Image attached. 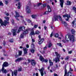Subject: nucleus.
Listing matches in <instances>:
<instances>
[{
	"instance_id": "f257e3e1",
	"label": "nucleus",
	"mask_w": 76,
	"mask_h": 76,
	"mask_svg": "<svg viewBox=\"0 0 76 76\" xmlns=\"http://www.w3.org/2000/svg\"><path fill=\"white\" fill-rule=\"evenodd\" d=\"M66 39H63L62 40V42L65 43L69 42V40L70 41L74 42L75 40V37L74 35H66L65 36Z\"/></svg>"
},
{
	"instance_id": "f03ea898",
	"label": "nucleus",
	"mask_w": 76,
	"mask_h": 76,
	"mask_svg": "<svg viewBox=\"0 0 76 76\" xmlns=\"http://www.w3.org/2000/svg\"><path fill=\"white\" fill-rule=\"evenodd\" d=\"M9 66V64L8 63L5 61L4 62L2 65V69L1 70L2 72H3V73H7V71L6 70V69H5L4 67H8Z\"/></svg>"
},
{
	"instance_id": "7ed1b4c3",
	"label": "nucleus",
	"mask_w": 76,
	"mask_h": 76,
	"mask_svg": "<svg viewBox=\"0 0 76 76\" xmlns=\"http://www.w3.org/2000/svg\"><path fill=\"white\" fill-rule=\"evenodd\" d=\"M56 56L57 57V58H55V59H53L54 61H55L56 63H57V61H60V55L58 54L57 52H55Z\"/></svg>"
},
{
	"instance_id": "20e7f679",
	"label": "nucleus",
	"mask_w": 76,
	"mask_h": 76,
	"mask_svg": "<svg viewBox=\"0 0 76 76\" xmlns=\"http://www.w3.org/2000/svg\"><path fill=\"white\" fill-rule=\"evenodd\" d=\"M0 23L1 26H3L4 25V26L6 27V25H7V24H9V22L7 21L6 20H4L3 23L2 21V20L1 18H0Z\"/></svg>"
},
{
	"instance_id": "39448f33",
	"label": "nucleus",
	"mask_w": 76,
	"mask_h": 76,
	"mask_svg": "<svg viewBox=\"0 0 76 76\" xmlns=\"http://www.w3.org/2000/svg\"><path fill=\"white\" fill-rule=\"evenodd\" d=\"M38 37L39 38V44H42L44 41V39L43 38L41 39L40 35H39Z\"/></svg>"
},
{
	"instance_id": "423d86ee",
	"label": "nucleus",
	"mask_w": 76,
	"mask_h": 76,
	"mask_svg": "<svg viewBox=\"0 0 76 76\" xmlns=\"http://www.w3.org/2000/svg\"><path fill=\"white\" fill-rule=\"evenodd\" d=\"M25 30V28L24 27H23V26L22 27H19V29L17 32L18 33H19V32L20 31H24Z\"/></svg>"
},
{
	"instance_id": "0eeeda50",
	"label": "nucleus",
	"mask_w": 76,
	"mask_h": 76,
	"mask_svg": "<svg viewBox=\"0 0 76 76\" xmlns=\"http://www.w3.org/2000/svg\"><path fill=\"white\" fill-rule=\"evenodd\" d=\"M39 70L41 72V76H44V73L43 72V71H44V68H42L41 69H39Z\"/></svg>"
},
{
	"instance_id": "6e6552de",
	"label": "nucleus",
	"mask_w": 76,
	"mask_h": 76,
	"mask_svg": "<svg viewBox=\"0 0 76 76\" xmlns=\"http://www.w3.org/2000/svg\"><path fill=\"white\" fill-rule=\"evenodd\" d=\"M58 20V16H55V17H53L52 19V21L53 22H54V21H56Z\"/></svg>"
},
{
	"instance_id": "1a4fd4ad",
	"label": "nucleus",
	"mask_w": 76,
	"mask_h": 76,
	"mask_svg": "<svg viewBox=\"0 0 76 76\" xmlns=\"http://www.w3.org/2000/svg\"><path fill=\"white\" fill-rule=\"evenodd\" d=\"M26 10L27 13H30L31 10L29 7H27Z\"/></svg>"
},
{
	"instance_id": "9d476101",
	"label": "nucleus",
	"mask_w": 76,
	"mask_h": 76,
	"mask_svg": "<svg viewBox=\"0 0 76 76\" xmlns=\"http://www.w3.org/2000/svg\"><path fill=\"white\" fill-rule=\"evenodd\" d=\"M23 50L24 52V54H27V50L28 49L26 48H25V47H24L23 48Z\"/></svg>"
},
{
	"instance_id": "9b49d317",
	"label": "nucleus",
	"mask_w": 76,
	"mask_h": 76,
	"mask_svg": "<svg viewBox=\"0 0 76 76\" xmlns=\"http://www.w3.org/2000/svg\"><path fill=\"white\" fill-rule=\"evenodd\" d=\"M16 29L15 30L14 29H13L12 30V32H13V35H16Z\"/></svg>"
},
{
	"instance_id": "f8f14e48",
	"label": "nucleus",
	"mask_w": 76,
	"mask_h": 76,
	"mask_svg": "<svg viewBox=\"0 0 76 76\" xmlns=\"http://www.w3.org/2000/svg\"><path fill=\"white\" fill-rule=\"evenodd\" d=\"M60 1L61 2L60 4L61 7L62 8H63V4L64 3V0H60Z\"/></svg>"
},
{
	"instance_id": "ddd939ff",
	"label": "nucleus",
	"mask_w": 76,
	"mask_h": 76,
	"mask_svg": "<svg viewBox=\"0 0 76 76\" xmlns=\"http://www.w3.org/2000/svg\"><path fill=\"white\" fill-rule=\"evenodd\" d=\"M23 58L20 57V58H18V59H16V60H15V62H17V61H20L23 60Z\"/></svg>"
},
{
	"instance_id": "4468645a",
	"label": "nucleus",
	"mask_w": 76,
	"mask_h": 76,
	"mask_svg": "<svg viewBox=\"0 0 76 76\" xmlns=\"http://www.w3.org/2000/svg\"><path fill=\"white\" fill-rule=\"evenodd\" d=\"M36 64V62H35V60H31V65L32 66H35Z\"/></svg>"
},
{
	"instance_id": "2eb2a0df",
	"label": "nucleus",
	"mask_w": 76,
	"mask_h": 76,
	"mask_svg": "<svg viewBox=\"0 0 76 76\" xmlns=\"http://www.w3.org/2000/svg\"><path fill=\"white\" fill-rule=\"evenodd\" d=\"M47 7L48 9V12H51V9L50 6L49 5H47Z\"/></svg>"
},
{
	"instance_id": "dca6fc26",
	"label": "nucleus",
	"mask_w": 76,
	"mask_h": 76,
	"mask_svg": "<svg viewBox=\"0 0 76 76\" xmlns=\"http://www.w3.org/2000/svg\"><path fill=\"white\" fill-rule=\"evenodd\" d=\"M39 59L41 61H44L45 59L44 58H43L42 56H40L39 57Z\"/></svg>"
},
{
	"instance_id": "f3484780",
	"label": "nucleus",
	"mask_w": 76,
	"mask_h": 76,
	"mask_svg": "<svg viewBox=\"0 0 76 76\" xmlns=\"http://www.w3.org/2000/svg\"><path fill=\"white\" fill-rule=\"evenodd\" d=\"M66 17H67V18L66 19V21H68V20H69V18H70V15H66Z\"/></svg>"
},
{
	"instance_id": "a211bd4d",
	"label": "nucleus",
	"mask_w": 76,
	"mask_h": 76,
	"mask_svg": "<svg viewBox=\"0 0 76 76\" xmlns=\"http://www.w3.org/2000/svg\"><path fill=\"white\" fill-rule=\"evenodd\" d=\"M49 63H50V66H53V62L51 61V60H49Z\"/></svg>"
},
{
	"instance_id": "6ab92c4d",
	"label": "nucleus",
	"mask_w": 76,
	"mask_h": 76,
	"mask_svg": "<svg viewBox=\"0 0 76 76\" xmlns=\"http://www.w3.org/2000/svg\"><path fill=\"white\" fill-rule=\"evenodd\" d=\"M15 13H16L15 16L17 17H19L20 15H19V12H17V11H16Z\"/></svg>"
},
{
	"instance_id": "aec40b11",
	"label": "nucleus",
	"mask_w": 76,
	"mask_h": 76,
	"mask_svg": "<svg viewBox=\"0 0 76 76\" xmlns=\"http://www.w3.org/2000/svg\"><path fill=\"white\" fill-rule=\"evenodd\" d=\"M72 33L73 34V35H75V31L74 29H72L71 30Z\"/></svg>"
},
{
	"instance_id": "412c9836",
	"label": "nucleus",
	"mask_w": 76,
	"mask_h": 76,
	"mask_svg": "<svg viewBox=\"0 0 76 76\" xmlns=\"http://www.w3.org/2000/svg\"><path fill=\"white\" fill-rule=\"evenodd\" d=\"M65 71V74L64 76H66V75L67 76V70H66V69L64 70Z\"/></svg>"
},
{
	"instance_id": "4be33fe9",
	"label": "nucleus",
	"mask_w": 76,
	"mask_h": 76,
	"mask_svg": "<svg viewBox=\"0 0 76 76\" xmlns=\"http://www.w3.org/2000/svg\"><path fill=\"white\" fill-rule=\"evenodd\" d=\"M52 45V44L51 42H49V43L48 44V47L49 48H50V47H51Z\"/></svg>"
},
{
	"instance_id": "5701e85b",
	"label": "nucleus",
	"mask_w": 76,
	"mask_h": 76,
	"mask_svg": "<svg viewBox=\"0 0 76 76\" xmlns=\"http://www.w3.org/2000/svg\"><path fill=\"white\" fill-rule=\"evenodd\" d=\"M30 35H35V33H34V30H32V31H31V32L30 33Z\"/></svg>"
},
{
	"instance_id": "b1692460",
	"label": "nucleus",
	"mask_w": 76,
	"mask_h": 76,
	"mask_svg": "<svg viewBox=\"0 0 76 76\" xmlns=\"http://www.w3.org/2000/svg\"><path fill=\"white\" fill-rule=\"evenodd\" d=\"M37 16V15H31V17L33 18H35Z\"/></svg>"
},
{
	"instance_id": "393cba45",
	"label": "nucleus",
	"mask_w": 76,
	"mask_h": 76,
	"mask_svg": "<svg viewBox=\"0 0 76 76\" xmlns=\"http://www.w3.org/2000/svg\"><path fill=\"white\" fill-rule=\"evenodd\" d=\"M75 21H72V26L73 27H74V26L75 24Z\"/></svg>"
},
{
	"instance_id": "a878e982",
	"label": "nucleus",
	"mask_w": 76,
	"mask_h": 76,
	"mask_svg": "<svg viewBox=\"0 0 76 76\" xmlns=\"http://www.w3.org/2000/svg\"><path fill=\"white\" fill-rule=\"evenodd\" d=\"M67 75H68V76H72V73L71 72H68L67 73Z\"/></svg>"
},
{
	"instance_id": "bb28decb",
	"label": "nucleus",
	"mask_w": 76,
	"mask_h": 76,
	"mask_svg": "<svg viewBox=\"0 0 76 76\" xmlns=\"http://www.w3.org/2000/svg\"><path fill=\"white\" fill-rule=\"evenodd\" d=\"M14 75L16 76H17V70H15V71H14Z\"/></svg>"
},
{
	"instance_id": "cd10ccee",
	"label": "nucleus",
	"mask_w": 76,
	"mask_h": 76,
	"mask_svg": "<svg viewBox=\"0 0 76 76\" xmlns=\"http://www.w3.org/2000/svg\"><path fill=\"white\" fill-rule=\"evenodd\" d=\"M67 5H71V2L70 1H67Z\"/></svg>"
},
{
	"instance_id": "c85d7f7f",
	"label": "nucleus",
	"mask_w": 76,
	"mask_h": 76,
	"mask_svg": "<svg viewBox=\"0 0 76 76\" xmlns=\"http://www.w3.org/2000/svg\"><path fill=\"white\" fill-rule=\"evenodd\" d=\"M62 23L64 25V26H66L67 25V23H66V22H65V21L62 22Z\"/></svg>"
},
{
	"instance_id": "c756f323",
	"label": "nucleus",
	"mask_w": 76,
	"mask_h": 76,
	"mask_svg": "<svg viewBox=\"0 0 76 76\" xmlns=\"http://www.w3.org/2000/svg\"><path fill=\"white\" fill-rule=\"evenodd\" d=\"M30 51L32 53H33L35 51V50L34 49H31V50H30Z\"/></svg>"
},
{
	"instance_id": "7c9ffc66",
	"label": "nucleus",
	"mask_w": 76,
	"mask_h": 76,
	"mask_svg": "<svg viewBox=\"0 0 76 76\" xmlns=\"http://www.w3.org/2000/svg\"><path fill=\"white\" fill-rule=\"evenodd\" d=\"M4 18L6 19L7 21H9V17H5Z\"/></svg>"
},
{
	"instance_id": "2f4dec72",
	"label": "nucleus",
	"mask_w": 76,
	"mask_h": 76,
	"mask_svg": "<svg viewBox=\"0 0 76 76\" xmlns=\"http://www.w3.org/2000/svg\"><path fill=\"white\" fill-rule=\"evenodd\" d=\"M21 70H22V67H21L20 66L18 68V71H19V72H20L21 71Z\"/></svg>"
},
{
	"instance_id": "473e14b6",
	"label": "nucleus",
	"mask_w": 76,
	"mask_h": 76,
	"mask_svg": "<svg viewBox=\"0 0 76 76\" xmlns=\"http://www.w3.org/2000/svg\"><path fill=\"white\" fill-rule=\"evenodd\" d=\"M57 45L60 47H62L61 43H57Z\"/></svg>"
},
{
	"instance_id": "72a5a7b5",
	"label": "nucleus",
	"mask_w": 76,
	"mask_h": 76,
	"mask_svg": "<svg viewBox=\"0 0 76 76\" xmlns=\"http://www.w3.org/2000/svg\"><path fill=\"white\" fill-rule=\"evenodd\" d=\"M22 52L21 51H20L19 52V56H21L22 55Z\"/></svg>"
},
{
	"instance_id": "f704fd0d",
	"label": "nucleus",
	"mask_w": 76,
	"mask_h": 76,
	"mask_svg": "<svg viewBox=\"0 0 76 76\" xmlns=\"http://www.w3.org/2000/svg\"><path fill=\"white\" fill-rule=\"evenodd\" d=\"M72 10H73L75 11V13H76V8L75 7H73Z\"/></svg>"
},
{
	"instance_id": "c9c22d12",
	"label": "nucleus",
	"mask_w": 76,
	"mask_h": 76,
	"mask_svg": "<svg viewBox=\"0 0 76 76\" xmlns=\"http://www.w3.org/2000/svg\"><path fill=\"white\" fill-rule=\"evenodd\" d=\"M42 4L41 3H40L37 4V7H39V6H40V5H42Z\"/></svg>"
},
{
	"instance_id": "e433bc0d",
	"label": "nucleus",
	"mask_w": 76,
	"mask_h": 76,
	"mask_svg": "<svg viewBox=\"0 0 76 76\" xmlns=\"http://www.w3.org/2000/svg\"><path fill=\"white\" fill-rule=\"evenodd\" d=\"M48 11H46L43 14L44 15H47V14H48Z\"/></svg>"
},
{
	"instance_id": "4c0bfd02",
	"label": "nucleus",
	"mask_w": 76,
	"mask_h": 76,
	"mask_svg": "<svg viewBox=\"0 0 76 76\" xmlns=\"http://www.w3.org/2000/svg\"><path fill=\"white\" fill-rule=\"evenodd\" d=\"M24 33H23V34H21L20 35V37H21V38H23V36L24 35Z\"/></svg>"
},
{
	"instance_id": "58836bf2",
	"label": "nucleus",
	"mask_w": 76,
	"mask_h": 76,
	"mask_svg": "<svg viewBox=\"0 0 76 76\" xmlns=\"http://www.w3.org/2000/svg\"><path fill=\"white\" fill-rule=\"evenodd\" d=\"M35 47L34 45V44L33 43H32V44H31V47L32 48H34Z\"/></svg>"
},
{
	"instance_id": "ea45409f",
	"label": "nucleus",
	"mask_w": 76,
	"mask_h": 76,
	"mask_svg": "<svg viewBox=\"0 0 76 76\" xmlns=\"http://www.w3.org/2000/svg\"><path fill=\"white\" fill-rule=\"evenodd\" d=\"M10 42H13V39H11L9 41Z\"/></svg>"
},
{
	"instance_id": "a19ab883",
	"label": "nucleus",
	"mask_w": 76,
	"mask_h": 76,
	"mask_svg": "<svg viewBox=\"0 0 76 76\" xmlns=\"http://www.w3.org/2000/svg\"><path fill=\"white\" fill-rule=\"evenodd\" d=\"M39 34V31H37L35 32V34Z\"/></svg>"
},
{
	"instance_id": "79ce46f5",
	"label": "nucleus",
	"mask_w": 76,
	"mask_h": 76,
	"mask_svg": "<svg viewBox=\"0 0 76 76\" xmlns=\"http://www.w3.org/2000/svg\"><path fill=\"white\" fill-rule=\"evenodd\" d=\"M25 34H28V30L27 29L26 30V31H25Z\"/></svg>"
},
{
	"instance_id": "37998d69",
	"label": "nucleus",
	"mask_w": 76,
	"mask_h": 76,
	"mask_svg": "<svg viewBox=\"0 0 76 76\" xmlns=\"http://www.w3.org/2000/svg\"><path fill=\"white\" fill-rule=\"evenodd\" d=\"M69 58V56H67V57H65V59L68 60Z\"/></svg>"
},
{
	"instance_id": "c03bdc74",
	"label": "nucleus",
	"mask_w": 76,
	"mask_h": 76,
	"mask_svg": "<svg viewBox=\"0 0 76 76\" xmlns=\"http://www.w3.org/2000/svg\"><path fill=\"white\" fill-rule=\"evenodd\" d=\"M15 17L16 19V20H18V21L19 20V19H18V17H16L15 16Z\"/></svg>"
},
{
	"instance_id": "a18cd8bd",
	"label": "nucleus",
	"mask_w": 76,
	"mask_h": 76,
	"mask_svg": "<svg viewBox=\"0 0 76 76\" xmlns=\"http://www.w3.org/2000/svg\"><path fill=\"white\" fill-rule=\"evenodd\" d=\"M55 36L56 37H58V33H56V34L55 35Z\"/></svg>"
},
{
	"instance_id": "49530a36",
	"label": "nucleus",
	"mask_w": 76,
	"mask_h": 76,
	"mask_svg": "<svg viewBox=\"0 0 76 76\" xmlns=\"http://www.w3.org/2000/svg\"><path fill=\"white\" fill-rule=\"evenodd\" d=\"M11 22L12 24H14V21L12 19L11 20Z\"/></svg>"
},
{
	"instance_id": "de8ad7c7",
	"label": "nucleus",
	"mask_w": 76,
	"mask_h": 76,
	"mask_svg": "<svg viewBox=\"0 0 76 76\" xmlns=\"http://www.w3.org/2000/svg\"><path fill=\"white\" fill-rule=\"evenodd\" d=\"M18 4L19 6L20 7H21V5L20 4V2H18Z\"/></svg>"
},
{
	"instance_id": "09e8293b",
	"label": "nucleus",
	"mask_w": 76,
	"mask_h": 76,
	"mask_svg": "<svg viewBox=\"0 0 76 76\" xmlns=\"http://www.w3.org/2000/svg\"><path fill=\"white\" fill-rule=\"evenodd\" d=\"M42 54H45V51H43L41 52Z\"/></svg>"
},
{
	"instance_id": "8fccbe9b",
	"label": "nucleus",
	"mask_w": 76,
	"mask_h": 76,
	"mask_svg": "<svg viewBox=\"0 0 76 76\" xmlns=\"http://www.w3.org/2000/svg\"><path fill=\"white\" fill-rule=\"evenodd\" d=\"M9 3V2H8V1H5V4H6L7 5Z\"/></svg>"
},
{
	"instance_id": "3c124183",
	"label": "nucleus",
	"mask_w": 76,
	"mask_h": 76,
	"mask_svg": "<svg viewBox=\"0 0 76 76\" xmlns=\"http://www.w3.org/2000/svg\"><path fill=\"white\" fill-rule=\"evenodd\" d=\"M3 4L2 2H0V5H3Z\"/></svg>"
},
{
	"instance_id": "603ef678",
	"label": "nucleus",
	"mask_w": 76,
	"mask_h": 76,
	"mask_svg": "<svg viewBox=\"0 0 76 76\" xmlns=\"http://www.w3.org/2000/svg\"><path fill=\"white\" fill-rule=\"evenodd\" d=\"M3 44H4V46H5V45L6 44V43L5 41H3Z\"/></svg>"
},
{
	"instance_id": "864d4df0",
	"label": "nucleus",
	"mask_w": 76,
	"mask_h": 76,
	"mask_svg": "<svg viewBox=\"0 0 76 76\" xmlns=\"http://www.w3.org/2000/svg\"><path fill=\"white\" fill-rule=\"evenodd\" d=\"M11 73H12V76H13L14 74H13V71H12V70H11Z\"/></svg>"
},
{
	"instance_id": "5fc2aeb1",
	"label": "nucleus",
	"mask_w": 76,
	"mask_h": 76,
	"mask_svg": "<svg viewBox=\"0 0 76 76\" xmlns=\"http://www.w3.org/2000/svg\"><path fill=\"white\" fill-rule=\"evenodd\" d=\"M37 27H38L37 25H35V26H34V28H36Z\"/></svg>"
},
{
	"instance_id": "6e6d98bb",
	"label": "nucleus",
	"mask_w": 76,
	"mask_h": 76,
	"mask_svg": "<svg viewBox=\"0 0 76 76\" xmlns=\"http://www.w3.org/2000/svg\"><path fill=\"white\" fill-rule=\"evenodd\" d=\"M58 65L56 64L55 65V68H58Z\"/></svg>"
},
{
	"instance_id": "4d7b16f0",
	"label": "nucleus",
	"mask_w": 76,
	"mask_h": 76,
	"mask_svg": "<svg viewBox=\"0 0 76 76\" xmlns=\"http://www.w3.org/2000/svg\"><path fill=\"white\" fill-rule=\"evenodd\" d=\"M44 62L45 63H47L48 62V60H44Z\"/></svg>"
},
{
	"instance_id": "13d9d810",
	"label": "nucleus",
	"mask_w": 76,
	"mask_h": 76,
	"mask_svg": "<svg viewBox=\"0 0 76 76\" xmlns=\"http://www.w3.org/2000/svg\"><path fill=\"white\" fill-rule=\"evenodd\" d=\"M72 51H69L68 53L69 54H71V53H72Z\"/></svg>"
},
{
	"instance_id": "bf43d9fd",
	"label": "nucleus",
	"mask_w": 76,
	"mask_h": 76,
	"mask_svg": "<svg viewBox=\"0 0 76 76\" xmlns=\"http://www.w3.org/2000/svg\"><path fill=\"white\" fill-rule=\"evenodd\" d=\"M53 32H52L51 34H50V37H52L53 35Z\"/></svg>"
},
{
	"instance_id": "052dcab7",
	"label": "nucleus",
	"mask_w": 76,
	"mask_h": 76,
	"mask_svg": "<svg viewBox=\"0 0 76 76\" xmlns=\"http://www.w3.org/2000/svg\"><path fill=\"white\" fill-rule=\"evenodd\" d=\"M27 21L28 23H31V21L30 20H28Z\"/></svg>"
},
{
	"instance_id": "680f3d73",
	"label": "nucleus",
	"mask_w": 76,
	"mask_h": 76,
	"mask_svg": "<svg viewBox=\"0 0 76 76\" xmlns=\"http://www.w3.org/2000/svg\"><path fill=\"white\" fill-rule=\"evenodd\" d=\"M54 76H58V75L57 74H56V73H54Z\"/></svg>"
},
{
	"instance_id": "e2e57ef3",
	"label": "nucleus",
	"mask_w": 76,
	"mask_h": 76,
	"mask_svg": "<svg viewBox=\"0 0 76 76\" xmlns=\"http://www.w3.org/2000/svg\"><path fill=\"white\" fill-rule=\"evenodd\" d=\"M59 20L60 21H62V18L60 16H59Z\"/></svg>"
},
{
	"instance_id": "0e129e2a",
	"label": "nucleus",
	"mask_w": 76,
	"mask_h": 76,
	"mask_svg": "<svg viewBox=\"0 0 76 76\" xmlns=\"http://www.w3.org/2000/svg\"><path fill=\"white\" fill-rule=\"evenodd\" d=\"M43 7H46V5L45 4H43Z\"/></svg>"
},
{
	"instance_id": "69168bd1",
	"label": "nucleus",
	"mask_w": 76,
	"mask_h": 76,
	"mask_svg": "<svg viewBox=\"0 0 76 76\" xmlns=\"http://www.w3.org/2000/svg\"><path fill=\"white\" fill-rule=\"evenodd\" d=\"M32 42H35V41L34 39H32Z\"/></svg>"
},
{
	"instance_id": "338daca9",
	"label": "nucleus",
	"mask_w": 76,
	"mask_h": 76,
	"mask_svg": "<svg viewBox=\"0 0 76 76\" xmlns=\"http://www.w3.org/2000/svg\"><path fill=\"white\" fill-rule=\"evenodd\" d=\"M34 7H37V4H34Z\"/></svg>"
},
{
	"instance_id": "774afa93",
	"label": "nucleus",
	"mask_w": 76,
	"mask_h": 76,
	"mask_svg": "<svg viewBox=\"0 0 76 76\" xmlns=\"http://www.w3.org/2000/svg\"><path fill=\"white\" fill-rule=\"evenodd\" d=\"M26 48H29V45H26Z\"/></svg>"
}]
</instances>
